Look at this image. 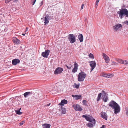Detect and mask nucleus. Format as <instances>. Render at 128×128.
<instances>
[{
    "label": "nucleus",
    "mask_w": 128,
    "mask_h": 128,
    "mask_svg": "<svg viewBox=\"0 0 128 128\" xmlns=\"http://www.w3.org/2000/svg\"><path fill=\"white\" fill-rule=\"evenodd\" d=\"M109 104L110 106L113 109L118 104L115 102L112 101L110 102Z\"/></svg>",
    "instance_id": "nucleus-14"
},
{
    "label": "nucleus",
    "mask_w": 128,
    "mask_h": 128,
    "mask_svg": "<svg viewBox=\"0 0 128 128\" xmlns=\"http://www.w3.org/2000/svg\"><path fill=\"white\" fill-rule=\"evenodd\" d=\"M20 60L18 59H16L12 60V64L14 66L16 65L17 64L20 62Z\"/></svg>",
    "instance_id": "nucleus-16"
},
{
    "label": "nucleus",
    "mask_w": 128,
    "mask_h": 128,
    "mask_svg": "<svg viewBox=\"0 0 128 128\" xmlns=\"http://www.w3.org/2000/svg\"><path fill=\"white\" fill-rule=\"evenodd\" d=\"M25 123V121H22L20 124L19 126H22Z\"/></svg>",
    "instance_id": "nucleus-36"
},
{
    "label": "nucleus",
    "mask_w": 128,
    "mask_h": 128,
    "mask_svg": "<svg viewBox=\"0 0 128 128\" xmlns=\"http://www.w3.org/2000/svg\"><path fill=\"white\" fill-rule=\"evenodd\" d=\"M126 113L127 115L128 116V108H126Z\"/></svg>",
    "instance_id": "nucleus-37"
},
{
    "label": "nucleus",
    "mask_w": 128,
    "mask_h": 128,
    "mask_svg": "<svg viewBox=\"0 0 128 128\" xmlns=\"http://www.w3.org/2000/svg\"><path fill=\"white\" fill-rule=\"evenodd\" d=\"M100 0H97L96 2H99Z\"/></svg>",
    "instance_id": "nucleus-47"
},
{
    "label": "nucleus",
    "mask_w": 128,
    "mask_h": 128,
    "mask_svg": "<svg viewBox=\"0 0 128 128\" xmlns=\"http://www.w3.org/2000/svg\"><path fill=\"white\" fill-rule=\"evenodd\" d=\"M68 39L70 43L72 44L74 43L76 41V37L73 34H69Z\"/></svg>",
    "instance_id": "nucleus-4"
},
{
    "label": "nucleus",
    "mask_w": 128,
    "mask_h": 128,
    "mask_svg": "<svg viewBox=\"0 0 128 128\" xmlns=\"http://www.w3.org/2000/svg\"><path fill=\"white\" fill-rule=\"evenodd\" d=\"M80 85V84H77L75 83L74 84V86H75L74 87H75L77 89H78L79 88Z\"/></svg>",
    "instance_id": "nucleus-31"
},
{
    "label": "nucleus",
    "mask_w": 128,
    "mask_h": 128,
    "mask_svg": "<svg viewBox=\"0 0 128 128\" xmlns=\"http://www.w3.org/2000/svg\"><path fill=\"white\" fill-rule=\"evenodd\" d=\"M86 76V74L84 72H81L78 74V80L79 82H83Z\"/></svg>",
    "instance_id": "nucleus-3"
},
{
    "label": "nucleus",
    "mask_w": 128,
    "mask_h": 128,
    "mask_svg": "<svg viewBox=\"0 0 128 128\" xmlns=\"http://www.w3.org/2000/svg\"><path fill=\"white\" fill-rule=\"evenodd\" d=\"M28 30V28L27 27L26 28V30L25 31V34H26V32H27Z\"/></svg>",
    "instance_id": "nucleus-42"
},
{
    "label": "nucleus",
    "mask_w": 128,
    "mask_h": 128,
    "mask_svg": "<svg viewBox=\"0 0 128 128\" xmlns=\"http://www.w3.org/2000/svg\"><path fill=\"white\" fill-rule=\"evenodd\" d=\"M116 61L120 64H122L123 60H122L119 58H116L115 59Z\"/></svg>",
    "instance_id": "nucleus-24"
},
{
    "label": "nucleus",
    "mask_w": 128,
    "mask_h": 128,
    "mask_svg": "<svg viewBox=\"0 0 128 128\" xmlns=\"http://www.w3.org/2000/svg\"><path fill=\"white\" fill-rule=\"evenodd\" d=\"M73 107L76 111H80L82 110V109L80 105L78 104H74L73 105Z\"/></svg>",
    "instance_id": "nucleus-11"
},
{
    "label": "nucleus",
    "mask_w": 128,
    "mask_h": 128,
    "mask_svg": "<svg viewBox=\"0 0 128 128\" xmlns=\"http://www.w3.org/2000/svg\"><path fill=\"white\" fill-rule=\"evenodd\" d=\"M118 64L116 62H112V65L117 66H118Z\"/></svg>",
    "instance_id": "nucleus-33"
},
{
    "label": "nucleus",
    "mask_w": 128,
    "mask_h": 128,
    "mask_svg": "<svg viewBox=\"0 0 128 128\" xmlns=\"http://www.w3.org/2000/svg\"><path fill=\"white\" fill-rule=\"evenodd\" d=\"M99 2H96L95 4V7L96 8H97V6H98V4Z\"/></svg>",
    "instance_id": "nucleus-39"
},
{
    "label": "nucleus",
    "mask_w": 128,
    "mask_h": 128,
    "mask_svg": "<svg viewBox=\"0 0 128 128\" xmlns=\"http://www.w3.org/2000/svg\"><path fill=\"white\" fill-rule=\"evenodd\" d=\"M22 35L23 36H25V34H22Z\"/></svg>",
    "instance_id": "nucleus-48"
},
{
    "label": "nucleus",
    "mask_w": 128,
    "mask_h": 128,
    "mask_svg": "<svg viewBox=\"0 0 128 128\" xmlns=\"http://www.w3.org/2000/svg\"><path fill=\"white\" fill-rule=\"evenodd\" d=\"M114 76V75L112 74H107V78H111L112 77H113Z\"/></svg>",
    "instance_id": "nucleus-29"
},
{
    "label": "nucleus",
    "mask_w": 128,
    "mask_h": 128,
    "mask_svg": "<svg viewBox=\"0 0 128 128\" xmlns=\"http://www.w3.org/2000/svg\"><path fill=\"white\" fill-rule=\"evenodd\" d=\"M124 23L127 25H128V21H126Z\"/></svg>",
    "instance_id": "nucleus-41"
},
{
    "label": "nucleus",
    "mask_w": 128,
    "mask_h": 128,
    "mask_svg": "<svg viewBox=\"0 0 128 128\" xmlns=\"http://www.w3.org/2000/svg\"><path fill=\"white\" fill-rule=\"evenodd\" d=\"M36 0H32L31 1V3L33 5H34L35 3Z\"/></svg>",
    "instance_id": "nucleus-35"
},
{
    "label": "nucleus",
    "mask_w": 128,
    "mask_h": 128,
    "mask_svg": "<svg viewBox=\"0 0 128 128\" xmlns=\"http://www.w3.org/2000/svg\"><path fill=\"white\" fill-rule=\"evenodd\" d=\"M12 41L14 43L16 44H20V40L16 38H13Z\"/></svg>",
    "instance_id": "nucleus-17"
},
{
    "label": "nucleus",
    "mask_w": 128,
    "mask_h": 128,
    "mask_svg": "<svg viewBox=\"0 0 128 128\" xmlns=\"http://www.w3.org/2000/svg\"><path fill=\"white\" fill-rule=\"evenodd\" d=\"M102 100L105 102H107L108 100V97L106 93L104 90L102 91Z\"/></svg>",
    "instance_id": "nucleus-5"
},
{
    "label": "nucleus",
    "mask_w": 128,
    "mask_h": 128,
    "mask_svg": "<svg viewBox=\"0 0 128 128\" xmlns=\"http://www.w3.org/2000/svg\"><path fill=\"white\" fill-rule=\"evenodd\" d=\"M20 110H17L16 111V113L18 115H21L22 114V112H20V110Z\"/></svg>",
    "instance_id": "nucleus-32"
},
{
    "label": "nucleus",
    "mask_w": 128,
    "mask_h": 128,
    "mask_svg": "<svg viewBox=\"0 0 128 128\" xmlns=\"http://www.w3.org/2000/svg\"><path fill=\"white\" fill-rule=\"evenodd\" d=\"M32 94V92H28L25 93L24 94V96L25 98H26L28 97V96H29L31 94Z\"/></svg>",
    "instance_id": "nucleus-22"
},
{
    "label": "nucleus",
    "mask_w": 128,
    "mask_h": 128,
    "mask_svg": "<svg viewBox=\"0 0 128 128\" xmlns=\"http://www.w3.org/2000/svg\"><path fill=\"white\" fill-rule=\"evenodd\" d=\"M113 109H114V112L115 114H117L120 111V107L118 104L114 107Z\"/></svg>",
    "instance_id": "nucleus-8"
},
{
    "label": "nucleus",
    "mask_w": 128,
    "mask_h": 128,
    "mask_svg": "<svg viewBox=\"0 0 128 128\" xmlns=\"http://www.w3.org/2000/svg\"><path fill=\"white\" fill-rule=\"evenodd\" d=\"M117 13L121 19H122L123 17L125 16H126V17H128V10L126 8H121L120 10V11L118 12Z\"/></svg>",
    "instance_id": "nucleus-2"
},
{
    "label": "nucleus",
    "mask_w": 128,
    "mask_h": 128,
    "mask_svg": "<svg viewBox=\"0 0 128 128\" xmlns=\"http://www.w3.org/2000/svg\"><path fill=\"white\" fill-rule=\"evenodd\" d=\"M82 117L84 118L87 121L90 122L88 123L87 124V126L88 127L92 128L95 125L96 123V120L92 116L86 114L83 115Z\"/></svg>",
    "instance_id": "nucleus-1"
},
{
    "label": "nucleus",
    "mask_w": 128,
    "mask_h": 128,
    "mask_svg": "<svg viewBox=\"0 0 128 128\" xmlns=\"http://www.w3.org/2000/svg\"><path fill=\"white\" fill-rule=\"evenodd\" d=\"M102 94V93H100L98 94L97 98L96 100L97 101V102L99 101L101 99Z\"/></svg>",
    "instance_id": "nucleus-23"
},
{
    "label": "nucleus",
    "mask_w": 128,
    "mask_h": 128,
    "mask_svg": "<svg viewBox=\"0 0 128 128\" xmlns=\"http://www.w3.org/2000/svg\"><path fill=\"white\" fill-rule=\"evenodd\" d=\"M107 74H106L102 72L100 74V76L105 77L107 78Z\"/></svg>",
    "instance_id": "nucleus-26"
},
{
    "label": "nucleus",
    "mask_w": 128,
    "mask_h": 128,
    "mask_svg": "<svg viewBox=\"0 0 128 128\" xmlns=\"http://www.w3.org/2000/svg\"><path fill=\"white\" fill-rule=\"evenodd\" d=\"M66 66L67 67V68L69 70L71 69L72 67L73 66L71 64H70L68 65V66L67 65H66Z\"/></svg>",
    "instance_id": "nucleus-27"
},
{
    "label": "nucleus",
    "mask_w": 128,
    "mask_h": 128,
    "mask_svg": "<svg viewBox=\"0 0 128 128\" xmlns=\"http://www.w3.org/2000/svg\"><path fill=\"white\" fill-rule=\"evenodd\" d=\"M84 4H82L81 7V10L83 9V7L84 6Z\"/></svg>",
    "instance_id": "nucleus-40"
},
{
    "label": "nucleus",
    "mask_w": 128,
    "mask_h": 128,
    "mask_svg": "<svg viewBox=\"0 0 128 128\" xmlns=\"http://www.w3.org/2000/svg\"><path fill=\"white\" fill-rule=\"evenodd\" d=\"M100 128H105V126L104 125H103Z\"/></svg>",
    "instance_id": "nucleus-45"
},
{
    "label": "nucleus",
    "mask_w": 128,
    "mask_h": 128,
    "mask_svg": "<svg viewBox=\"0 0 128 128\" xmlns=\"http://www.w3.org/2000/svg\"><path fill=\"white\" fill-rule=\"evenodd\" d=\"M89 57L91 58H92V59L94 58V57L93 54H90L89 55Z\"/></svg>",
    "instance_id": "nucleus-34"
},
{
    "label": "nucleus",
    "mask_w": 128,
    "mask_h": 128,
    "mask_svg": "<svg viewBox=\"0 0 128 128\" xmlns=\"http://www.w3.org/2000/svg\"><path fill=\"white\" fill-rule=\"evenodd\" d=\"M78 65L76 62H74V68L72 70V72L74 73H75L77 72L78 70Z\"/></svg>",
    "instance_id": "nucleus-12"
},
{
    "label": "nucleus",
    "mask_w": 128,
    "mask_h": 128,
    "mask_svg": "<svg viewBox=\"0 0 128 128\" xmlns=\"http://www.w3.org/2000/svg\"><path fill=\"white\" fill-rule=\"evenodd\" d=\"M50 51L49 50H46L45 52L42 53V56L44 58H48L50 53Z\"/></svg>",
    "instance_id": "nucleus-10"
},
{
    "label": "nucleus",
    "mask_w": 128,
    "mask_h": 128,
    "mask_svg": "<svg viewBox=\"0 0 128 128\" xmlns=\"http://www.w3.org/2000/svg\"><path fill=\"white\" fill-rule=\"evenodd\" d=\"M64 70V69L62 68H57L54 71V74L56 75H58L61 74Z\"/></svg>",
    "instance_id": "nucleus-7"
},
{
    "label": "nucleus",
    "mask_w": 128,
    "mask_h": 128,
    "mask_svg": "<svg viewBox=\"0 0 128 128\" xmlns=\"http://www.w3.org/2000/svg\"><path fill=\"white\" fill-rule=\"evenodd\" d=\"M61 111L62 114H65L66 113V109L65 108H62Z\"/></svg>",
    "instance_id": "nucleus-28"
},
{
    "label": "nucleus",
    "mask_w": 128,
    "mask_h": 128,
    "mask_svg": "<svg viewBox=\"0 0 128 128\" xmlns=\"http://www.w3.org/2000/svg\"><path fill=\"white\" fill-rule=\"evenodd\" d=\"M78 38L80 42H83L84 40L83 36L82 34H80L78 36Z\"/></svg>",
    "instance_id": "nucleus-21"
},
{
    "label": "nucleus",
    "mask_w": 128,
    "mask_h": 128,
    "mask_svg": "<svg viewBox=\"0 0 128 128\" xmlns=\"http://www.w3.org/2000/svg\"><path fill=\"white\" fill-rule=\"evenodd\" d=\"M72 96L76 100H78L79 99H81L82 98V96L80 95H72Z\"/></svg>",
    "instance_id": "nucleus-18"
},
{
    "label": "nucleus",
    "mask_w": 128,
    "mask_h": 128,
    "mask_svg": "<svg viewBox=\"0 0 128 128\" xmlns=\"http://www.w3.org/2000/svg\"><path fill=\"white\" fill-rule=\"evenodd\" d=\"M47 17L48 18H47L49 20H50V16H49L47 15L45 17Z\"/></svg>",
    "instance_id": "nucleus-43"
},
{
    "label": "nucleus",
    "mask_w": 128,
    "mask_h": 128,
    "mask_svg": "<svg viewBox=\"0 0 128 128\" xmlns=\"http://www.w3.org/2000/svg\"><path fill=\"white\" fill-rule=\"evenodd\" d=\"M67 103V101L66 100H64L61 101V102L58 104V105L60 106H64L65 104Z\"/></svg>",
    "instance_id": "nucleus-19"
},
{
    "label": "nucleus",
    "mask_w": 128,
    "mask_h": 128,
    "mask_svg": "<svg viewBox=\"0 0 128 128\" xmlns=\"http://www.w3.org/2000/svg\"><path fill=\"white\" fill-rule=\"evenodd\" d=\"M43 4V2H42L41 3V5H42Z\"/></svg>",
    "instance_id": "nucleus-46"
},
{
    "label": "nucleus",
    "mask_w": 128,
    "mask_h": 128,
    "mask_svg": "<svg viewBox=\"0 0 128 128\" xmlns=\"http://www.w3.org/2000/svg\"><path fill=\"white\" fill-rule=\"evenodd\" d=\"M47 18H48L47 17H45L44 20L45 21L44 22L45 25H46L47 24H48L49 22V21L48 20V19Z\"/></svg>",
    "instance_id": "nucleus-25"
},
{
    "label": "nucleus",
    "mask_w": 128,
    "mask_h": 128,
    "mask_svg": "<svg viewBox=\"0 0 128 128\" xmlns=\"http://www.w3.org/2000/svg\"><path fill=\"white\" fill-rule=\"evenodd\" d=\"M50 104H51L50 103V104H47L46 106H50Z\"/></svg>",
    "instance_id": "nucleus-44"
},
{
    "label": "nucleus",
    "mask_w": 128,
    "mask_h": 128,
    "mask_svg": "<svg viewBox=\"0 0 128 128\" xmlns=\"http://www.w3.org/2000/svg\"><path fill=\"white\" fill-rule=\"evenodd\" d=\"M86 101L85 100H84L83 101V102H82V103H83L84 105H86Z\"/></svg>",
    "instance_id": "nucleus-38"
},
{
    "label": "nucleus",
    "mask_w": 128,
    "mask_h": 128,
    "mask_svg": "<svg viewBox=\"0 0 128 128\" xmlns=\"http://www.w3.org/2000/svg\"><path fill=\"white\" fill-rule=\"evenodd\" d=\"M50 124H45L42 125V128H50Z\"/></svg>",
    "instance_id": "nucleus-20"
},
{
    "label": "nucleus",
    "mask_w": 128,
    "mask_h": 128,
    "mask_svg": "<svg viewBox=\"0 0 128 128\" xmlns=\"http://www.w3.org/2000/svg\"><path fill=\"white\" fill-rule=\"evenodd\" d=\"M89 63L90 64V66L91 67V72L96 67V64L95 61H92L90 62Z\"/></svg>",
    "instance_id": "nucleus-9"
},
{
    "label": "nucleus",
    "mask_w": 128,
    "mask_h": 128,
    "mask_svg": "<svg viewBox=\"0 0 128 128\" xmlns=\"http://www.w3.org/2000/svg\"><path fill=\"white\" fill-rule=\"evenodd\" d=\"M122 26L121 24H117L113 27L114 30L115 32H117L118 30L122 29Z\"/></svg>",
    "instance_id": "nucleus-6"
},
{
    "label": "nucleus",
    "mask_w": 128,
    "mask_h": 128,
    "mask_svg": "<svg viewBox=\"0 0 128 128\" xmlns=\"http://www.w3.org/2000/svg\"><path fill=\"white\" fill-rule=\"evenodd\" d=\"M122 64L124 65H128V61L123 60Z\"/></svg>",
    "instance_id": "nucleus-30"
},
{
    "label": "nucleus",
    "mask_w": 128,
    "mask_h": 128,
    "mask_svg": "<svg viewBox=\"0 0 128 128\" xmlns=\"http://www.w3.org/2000/svg\"><path fill=\"white\" fill-rule=\"evenodd\" d=\"M101 117L104 119L107 120H108V115L105 112H101Z\"/></svg>",
    "instance_id": "nucleus-15"
},
{
    "label": "nucleus",
    "mask_w": 128,
    "mask_h": 128,
    "mask_svg": "<svg viewBox=\"0 0 128 128\" xmlns=\"http://www.w3.org/2000/svg\"><path fill=\"white\" fill-rule=\"evenodd\" d=\"M102 56L106 63L107 64L110 61V59L108 56L104 53H103Z\"/></svg>",
    "instance_id": "nucleus-13"
}]
</instances>
